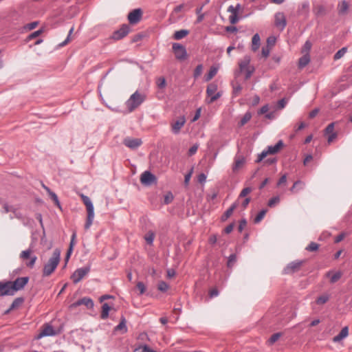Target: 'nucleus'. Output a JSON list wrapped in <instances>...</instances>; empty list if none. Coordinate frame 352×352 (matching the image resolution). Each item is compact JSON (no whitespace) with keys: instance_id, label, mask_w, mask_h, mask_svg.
Listing matches in <instances>:
<instances>
[{"instance_id":"7","label":"nucleus","mask_w":352,"mask_h":352,"mask_svg":"<svg viewBox=\"0 0 352 352\" xmlns=\"http://www.w3.org/2000/svg\"><path fill=\"white\" fill-rule=\"evenodd\" d=\"M32 251L31 249H28L22 251L20 254V258L22 260L25 261L30 259V261L26 263V266L30 268H32L34 266L37 260V256L36 255H32Z\"/></svg>"},{"instance_id":"13","label":"nucleus","mask_w":352,"mask_h":352,"mask_svg":"<svg viewBox=\"0 0 352 352\" xmlns=\"http://www.w3.org/2000/svg\"><path fill=\"white\" fill-rule=\"evenodd\" d=\"M140 180L144 186H150L154 183V175L148 170H145L140 175Z\"/></svg>"},{"instance_id":"22","label":"nucleus","mask_w":352,"mask_h":352,"mask_svg":"<svg viewBox=\"0 0 352 352\" xmlns=\"http://www.w3.org/2000/svg\"><path fill=\"white\" fill-rule=\"evenodd\" d=\"M348 335H349V328H348V327H344L341 329L340 332L337 336L333 337V341L334 342H339L341 340H342L343 339H344L345 338H346L348 336Z\"/></svg>"},{"instance_id":"54","label":"nucleus","mask_w":352,"mask_h":352,"mask_svg":"<svg viewBox=\"0 0 352 352\" xmlns=\"http://www.w3.org/2000/svg\"><path fill=\"white\" fill-rule=\"evenodd\" d=\"M252 192V188L250 187H246L243 188L240 192L239 197H245L248 194Z\"/></svg>"},{"instance_id":"34","label":"nucleus","mask_w":352,"mask_h":352,"mask_svg":"<svg viewBox=\"0 0 352 352\" xmlns=\"http://www.w3.org/2000/svg\"><path fill=\"white\" fill-rule=\"evenodd\" d=\"M80 299L82 305H85L88 309H92L94 307V301L90 298L84 297Z\"/></svg>"},{"instance_id":"23","label":"nucleus","mask_w":352,"mask_h":352,"mask_svg":"<svg viewBox=\"0 0 352 352\" xmlns=\"http://www.w3.org/2000/svg\"><path fill=\"white\" fill-rule=\"evenodd\" d=\"M349 9V3L346 1L343 0L339 3L338 6V11L340 14H344Z\"/></svg>"},{"instance_id":"43","label":"nucleus","mask_w":352,"mask_h":352,"mask_svg":"<svg viewBox=\"0 0 352 352\" xmlns=\"http://www.w3.org/2000/svg\"><path fill=\"white\" fill-rule=\"evenodd\" d=\"M74 30V28L72 27L69 31V33H68V35H67L66 39L58 45L59 47H63V46L66 45L70 41V40H71L70 37H71V35L73 33Z\"/></svg>"},{"instance_id":"52","label":"nucleus","mask_w":352,"mask_h":352,"mask_svg":"<svg viewBox=\"0 0 352 352\" xmlns=\"http://www.w3.org/2000/svg\"><path fill=\"white\" fill-rule=\"evenodd\" d=\"M281 336V333H274L271 337L269 339V342L270 344H274L275 342H276L278 338Z\"/></svg>"},{"instance_id":"33","label":"nucleus","mask_w":352,"mask_h":352,"mask_svg":"<svg viewBox=\"0 0 352 352\" xmlns=\"http://www.w3.org/2000/svg\"><path fill=\"white\" fill-rule=\"evenodd\" d=\"M217 73V68L215 67H210L208 73L205 76L206 81L210 80Z\"/></svg>"},{"instance_id":"8","label":"nucleus","mask_w":352,"mask_h":352,"mask_svg":"<svg viewBox=\"0 0 352 352\" xmlns=\"http://www.w3.org/2000/svg\"><path fill=\"white\" fill-rule=\"evenodd\" d=\"M89 266L77 269L71 276L74 283L76 284L79 283L89 272Z\"/></svg>"},{"instance_id":"57","label":"nucleus","mask_w":352,"mask_h":352,"mask_svg":"<svg viewBox=\"0 0 352 352\" xmlns=\"http://www.w3.org/2000/svg\"><path fill=\"white\" fill-rule=\"evenodd\" d=\"M198 147H199V145L197 144L192 146L188 150V155L191 156V155H193L194 154H195L198 149Z\"/></svg>"},{"instance_id":"44","label":"nucleus","mask_w":352,"mask_h":352,"mask_svg":"<svg viewBox=\"0 0 352 352\" xmlns=\"http://www.w3.org/2000/svg\"><path fill=\"white\" fill-rule=\"evenodd\" d=\"M319 245L315 242H311L307 247L305 248L306 250L309 252H314L318 250Z\"/></svg>"},{"instance_id":"47","label":"nucleus","mask_w":352,"mask_h":352,"mask_svg":"<svg viewBox=\"0 0 352 352\" xmlns=\"http://www.w3.org/2000/svg\"><path fill=\"white\" fill-rule=\"evenodd\" d=\"M203 72V65H198L196 68L195 69V71H194V77L195 78H198L202 73Z\"/></svg>"},{"instance_id":"9","label":"nucleus","mask_w":352,"mask_h":352,"mask_svg":"<svg viewBox=\"0 0 352 352\" xmlns=\"http://www.w3.org/2000/svg\"><path fill=\"white\" fill-rule=\"evenodd\" d=\"M142 17V10L140 8H136L131 11L127 16L128 21L131 25L138 23Z\"/></svg>"},{"instance_id":"11","label":"nucleus","mask_w":352,"mask_h":352,"mask_svg":"<svg viewBox=\"0 0 352 352\" xmlns=\"http://www.w3.org/2000/svg\"><path fill=\"white\" fill-rule=\"evenodd\" d=\"M217 90V85L216 84L210 83L208 85L206 93L208 96L210 97L209 103H212L221 96L219 92L216 93Z\"/></svg>"},{"instance_id":"59","label":"nucleus","mask_w":352,"mask_h":352,"mask_svg":"<svg viewBox=\"0 0 352 352\" xmlns=\"http://www.w3.org/2000/svg\"><path fill=\"white\" fill-rule=\"evenodd\" d=\"M76 232H74L72 234V239H71V241H70V243H69V247L68 249H71V250L73 251V248H74V246L75 245V240H76Z\"/></svg>"},{"instance_id":"37","label":"nucleus","mask_w":352,"mask_h":352,"mask_svg":"<svg viewBox=\"0 0 352 352\" xmlns=\"http://www.w3.org/2000/svg\"><path fill=\"white\" fill-rule=\"evenodd\" d=\"M173 198V193L171 192H167L164 196L163 204L166 205L169 204L172 202Z\"/></svg>"},{"instance_id":"5","label":"nucleus","mask_w":352,"mask_h":352,"mask_svg":"<svg viewBox=\"0 0 352 352\" xmlns=\"http://www.w3.org/2000/svg\"><path fill=\"white\" fill-rule=\"evenodd\" d=\"M250 60L249 56H245L239 63L240 71L245 73V79L250 78L254 72V67L250 65Z\"/></svg>"},{"instance_id":"35","label":"nucleus","mask_w":352,"mask_h":352,"mask_svg":"<svg viewBox=\"0 0 352 352\" xmlns=\"http://www.w3.org/2000/svg\"><path fill=\"white\" fill-rule=\"evenodd\" d=\"M298 186H300V189H303L305 188V184L303 182H302L300 180H298L294 183L293 186L290 188V191L293 193L298 192L296 190L298 188Z\"/></svg>"},{"instance_id":"42","label":"nucleus","mask_w":352,"mask_h":352,"mask_svg":"<svg viewBox=\"0 0 352 352\" xmlns=\"http://www.w3.org/2000/svg\"><path fill=\"white\" fill-rule=\"evenodd\" d=\"M169 288V285L164 281H160L157 285V289L158 290L165 292L168 290Z\"/></svg>"},{"instance_id":"36","label":"nucleus","mask_w":352,"mask_h":352,"mask_svg":"<svg viewBox=\"0 0 352 352\" xmlns=\"http://www.w3.org/2000/svg\"><path fill=\"white\" fill-rule=\"evenodd\" d=\"M241 9V5L238 3L236 6H230L228 8V12L231 13V15H238L239 11Z\"/></svg>"},{"instance_id":"12","label":"nucleus","mask_w":352,"mask_h":352,"mask_svg":"<svg viewBox=\"0 0 352 352\" xmlns=\"http://www.w3.org/2000/svg\"><path fill=\"white\" fill-rule=\"evenodd\" d=\"M29 278L28 276L17 278L14 281H11L12 290L14 294L19 290L23 289V287L28 284Z\"/></svg>"},{"instance_id":"2","label":"nucleus","mask_w":352,"mask_h":352,"mask_svg":"<svg viewBox=\"0 0 352 352\" xmlns=\"http://www.w3.org/2000/svg\"><path fill=\"white\" fill-rule=\"evenodd\" d=\"M145 95L136 91L126 101L125 105L128 112H132L136 109L145 100Z\"/></svg>"},{"instance_id":"49","label":"nucleus","mask_w":352,"mask_h":352,"mask_svg":"<svg viewBox=\"0 0 352 352\" xmlns=\"http://www.w3.org/2000/svg\"><path fill=\"white\" fill-rule=\"evenodd\" d=\"M138 351L140 352H154V350L151 349L147 345L140 346L135 349V351Z\"/></svg>"},{"instance_id":"3","label":"nucleus","mask_w":352,"mask_h":352,"mask_svg":"<svg viewBox=\"0 0 352 352\" xmlns=\"http://www.w3.org/2000/svg\"><path fill=\"white\" fill-rule=\"evenodd\" d=\"M81 199L85 205L87 211V217L85 224V229L88 230L91 227L94 219V208L89 197L81 195Z\"/></svg>"},{"instance_id":"19","label":"nucleus","mask_w":352,"mask_h":352,"mask_svg":"<svg viewBox=\"0 0 352 352\" xmlns=\"http://www.w3.org/2000/svg\"><path fill=\"white\" fill-rule=\"evenodd\" d=\"M245 162V159L243 156L236 155L234 157V162L232 166V171L234 173L237 172L240 168L243 167Z\"/></svg>"},{"instance_id":"30","label":"nucleus","mask_w":352,"mask_h":352,"mask_svg":"<svg viewBox=\"0 0 352 352\" xmlns=\"http://www.w3.org/2000/svg\"><path fill=\"white\" fill-rule=\"evenodd\" d=\"M309 10V3L308 1H304L302 3L300 6L298 8V12L300 14H308Z\"/></svg>"},{"instance_id":"20","label":"nucleus","mask_w":352,"mask_h":352,"mask_svg":"<svg viewBox=\"0 0 352 352\" xmlns=\"http://www.w3.org/2000/svg\"><path fill=\"white\" fill-rule=\"evenodd\" d=\"M275 24L277 27L284 29L287 25L286 19L283 12H278L275 14Z\"/></svg>"},{"instance_id":"18","label":"nucleus","mask_w":352,"mask_h":352,"mask_svg":"<svg viewBox=\"0 0 352 352\" xmlns=\"http://www.w3.org/2000/svg\"><path fill=\"white\" fill-rule=\"evenodd\" d=\"M334 123H330L324 130V134L328 135V143L332 142L337 137V133L334 131Z\"/></svg>"},{"instance_id":"56","label":"nucleus","mask_w":352,"mask_h":352,"mask_svg":"<svg viewBox=\"0 0 352 352\" xmlns=\"http://www.w3.org/2000/svg\"><path fill=\"white\" fill-rule=\"evenodd\" d=\"M13 213V216H10V219H13L14 217H16L17 219H21L22 214L20 212H19L15 208H13V210L12 211Z\"/></svg>"},{"instance_id":"64","label":"nucleus","mask_w":352,"mask_h":352,"mask_svg":"<svg viewBox=\"0 0 352 352\" xmlns=\"http://www.w3.org/2000/svg\"><path fill=\"white\" fill-rule=\"evenodd\" d=\"M229 20L232 24H235L238 22L239 18L237 15H230L229 16Z\"/></svg>"},{"instance_id":"32","label":"nucleus","mask_w":352,"mask_h":352,"mask_svg":"<svg viewBox=\"0 0 352 352\" xmlns=\"http://www.w3.org/2000/svg\"><path fill=\"white\" fill-rule=\"evenodd\" d=\"M110 307L107 303H104L102 306L101 318L107 319L109 317V312L110 311Z\"/></svg>"},{"instance_id":"60","label":"nucleus","mask_w":352,"mask_h":352,"mask_svg":"<svg viewBox=\"0 0 352 352\" xmlns=\"http://www.w3.org/2000/svg\"><path fill=\"white\" fill-rule=\"evenodd\" d=\"M157 86L160 89H162L166 86V80L164 77H161L158 79Z\"/></svg>"},{"instance_id":"27","label":"nucleus","mask_w":352,"mask_h":352,"mask_svg":"<svg viewBox=\"0 0 352 352\" xmlns=\"http://www.w3.org/2000/svg\"><path fill=\"white\" fill-rule=\"evenodd\" d=\"M236 203H234L222 215L221 220L226 221L227 219H228L232 215L233 211L236 208Z\"/></svg>"},{"instance_id":"61","label":"nucleus","mask_w":352,"mask_h":352,"mask_svg":"<svg viewBox=\"0 0 352 352\" xmlns=\"http://www.w3.org/2000/svg\"><path fill=\"white\" fill-rule=\"evenodd\" d=\"M192 171H193V169H192V168H191V170H190V172H189L188 174H186V175H185V177H184V184H185L186 185H188V184L189 181H190V178H191V175H192Z\"/></svg>"},{"instance_id":"50","label":"nucleus","mask_w":352,"mask_h":352,"mask_svg":"<svg viewBox=\"0 0 352 352\" xmlns=\"http://www.w3.org/2000/svg\"><path fill=\"white\" fill-rule=\"evenodd\" d=\"M342 276V273L340 272H337L334 274H333L331 277L330 281L331 283H334L337 282Z\"/></svg>"},{"instance_id":"15","label":"nucleus","mask_w":352,"mask_h":352,"mask_svg":"<svg viewBox=\"0 0 352 352\" xmlns=\"http://www.w3.org/2000/svg\"><path fill=\"white\" fill-rule=\"evenodd\" d=\"M130 32V27L127 24H124L121 28L115 31L113 34V38L115 40H120L124 38Z\"/></svg>"},{"instance_id":"6","label":"nucleus","mask_w":352,"mask_h":352,"mask_svg":"<svg viewBox=\"0 0 352 352\" xmlns=\"http://www.w3.org/2000/svg\"><path fill=\"white\" fill-rule=\"evenodd\" d=\"M305 262L304 260H296L288 263L283 270L284 274H290L298 272Z\"/></svg>"},{"instance_id":"10","label":"nucleus","mask_w":352,"mask_h":352,"mask_svg":"<svg viewBox=\"0 0 352 352\" xmlns=\"http://www.w3.org/2000/svg\"><path fill=\"white\" fill-rule=\"evenodd\" d=\"M173 50L177 59L184 60L187 58V52L184 46L179 43H173Z\"/></svg>"},{"instance_id":"28","label":"nucleus","mask_w":352,"mask_h":352,"mask_svg":"<svg viewBox=\"0 0 352 352\" xmlns=\"http://www.w3.org/2000/svg\"><path fill=\"white\" fill-rule=\"evenodd\" d=\"M189 34L187 30H180L174 33L173 38L175 40H180Z\"/></svg>"},{"instance_id":"62","label":"nucleus","mask_w":352,"mask_h":352,"mask_svg":"<svg viewBox=\"0 0 352 352\" xmlns=\"http://www.w3.org/2000/svg\"><path fill=\"white\" fill-rule=\"evenodd\" d=\"M276 38L274 37H269L267 39V46L272 47L275 44Z\"/></svg>"},{"instance_id":"40","label":"nucleus","mask_w":352,"mask_h":352,"mask_svg":"<svg viewBox=\"0 0 352 352\" xmlns=\"http://www.w3.org/2000/svg\"><path fill=\"white\" fill-rule=\"evenodd\" d=\"M311 46H312L311 43L309 41H307L302 47V50H301L302 53H303L304 54H309V51L311 49Z\"/></svg>"},{"instance_id":"24","label":"nucleus","mask_w":352,"mask_h":352,"mask_svg":"<svg viewBox=\"0 0 352 352\" xmlns=\"http://www.w3.org/2000/svg\"><path fill=\"white\" fill-rule=\"evenodd\" d=\"M310 62V56L309 54H304L302 57L299 58L298 60V67L299 68H303L306 65L309 64Z\"/></svg>"},{"instance_id":"31","label":"nucleus","mask_w":352,"mask_h":352,"mask_svg":"<svg viewBox=\"0 0 352 352\" xmlns=\"http://www.w3.org/2000/svg\"><path fill=\"white\" fill-rule=\"evenodd\" d=\"M251 118L252 113L249 111L246 112L243 116V118L241 119L240 122H239V126L241 127L243 125H245L250 120Z\"/></svg>"},{"instance_id":"16","label":"nucleus","mask_w":352,"mask_h":352,"mask_svg":"<svg viewBox=\"0 0 352 352\" xmlns=\"http://www.w3.org/2000/svg\"><path fill=\"white\" fill-rule=\"evenodd\" d=\"M123 144L131 149H136L142 144V140L139 138L127 137L124 139Z\"/></svg>"},{"instance_id":"25","label":"nucleus","mask_w":352,"mask_h":352,"mask_svg":"<svg viewBox=\"0 0 352 352\" xmlns=\"http://www.w3.org/2000/svg\"><path fill=\"white\" fill-rule=\"evenodd\" d=\"M260 36L258 34H255L252 38V50L256 52L260 46Z\"/></svg>"},{"instance_id":"4","label":"nucleus","mask_w":352,"mask_h":352,"mask_svg":"<svg viewBox=\"0 0 352 352\" xmlns=\"http://www.w3.org/2000/svg\"><path fill=\"white\" fill-rule=\"evenodd\" d=\"M283 146L284 143L283 140H279L274 146H268L265 150H263L260 154H258L256 162H261L268 155H274L278 153L280 151V150L283 147Z\"/></svg>"},{"instance_id":"39","label":"nucleus","mask_w":352,"mask_h":352,"mask_svg":"<svg viewBox=\"0 0 352 352\" xmlns=\"http://www.w3.org/2000/svg\"><path fill=\"white\" fill-rule=\"evenodd\" d=\"M346 47H344L341 48L334 54L333 59L336 60L341 58L346 54Z\"/></svg>"},{"instance_id":"41","label":"nucleus","mask_w":352,"mask_h":352,"mask_svg":"<svg viewBox=\"0 0 352 352\" xmlns=\"http://www.w3.org/2000/svg\"><path fill=\"white\" fill-rule=\"evenodd\" d=\"M266 212H267V210H265V209L261 210L258 212V214L256 216V217L254 218V223H259L264 218Z\"/></svg>"},{"instance_id":"14","label":"nucleus","mask_w":352,"mask_h":352,"mask_svg":"<svg viewBox=\"0 0 352 352\" xmlns=\"http://www.w3.org/2000/svg\"><path fill=\"white\" fill-rule=\"evenodd\" d=\"M14 292L12 290L11 281L0 282V296H13Z\"/></svg>"},{"instance_id":"51","label":"nucleus","mask_w":352,"mask_h":352,"mask_svg":"<svg viewBox=\"0 0 352 352\" xmlns=\"http://www.w3.org/2000/svg\"><path fill=\"white\" fill-rule=\"evenodd\" d=\"M14 207L12 206L8 205L7 203H4L3 204V208L1 210L2 213H8L9 212H11L13 210Z\"/></svg>"},{"instance_id":"1","label":"nucleus","mask_w":352,"mask_h":352,"mask_svg":"<svg viewBox=\"0 0 352 352\" xmlns=\"http://www.w3.org/2000/svg\"><path fill=\"white\" fill-rule=\"evenodd\" d=\"M60 258V250L58 248L54 250L52 256L44 265L43 269V276H50L56 269Z\"/></svg>"},{"instance_id":"55","label":"nucleus","mask_w":352,"mask_h":352,"mask_svg":"<svg viewBox=\"0 0 352 352\" xmlns=\"http://www.w3.org/2000/svg\"><path fill=\"white\" fill-rule=\"evenodd\" d=\"M137 288L140 291V294H143L146 290V287L142 282H138L136 285Z\"/></svg>"},{"instance_id":"21","label":"nucleus","mask_w":352,"mask_h":352,"mask_svg":"<svg viewBox=\"0 0 352 352\" xmlns=\"http://www.w3.org/2000/svg\"><path fill=\"white\" fill-rule=\"evenodd\" d=\"M56 332L51 325H45L43 330L40 332L38 335V338H42L45 336H54Z\"/></svg>"},{"instance_id":"58","label":"nucleus","mask_w":352,"mask_h":352,"mask_svg":"<svg viewBox=\"0 0 352 352\" xmlns=\"http://www.w3.org/2000/svg\"><path fill=\"white\" fill-rule=\"evenodd\" d=\"M154 239V234L153 232H149L147 236H145V240L146 241L148 244H152Z\"/></svg>"},{"instance_id":"63","label":"nucleus","mask_w":352,"mask_h":352,"mask_svg":"<svg viewBox=\"0 0 352 352\" xmlns=\"http://www.w3.org/2000/svg\"><path fill=\"white\" fill-rule=\"evenodd\" d=\"M246 225H247V221L245 219L241 220L239 222V231L242 232V230L244 229V228L246 226Z\"/></svg>"},{"instance_id":"38","label":"nucleus","mask_w":352,"mask_h":352,"mask_svg":"<svg viewBox=\"0 0 352 352\" xmlns=\"http://www.w3.org/2000/svg\"><path fill=\"white\" fill-rule=\"evenodd\" d=\"M329 299V295L328 294H323L320 296H319L316 300V302L318 305H323L326 303Z\"/></svg>"},{"instance_id":"26","label":"nucleus","mask_w":352,"mask_h":352,"mask_svg":"<svg viewBox=\"0 0 352 352\" xmlns=\"http://www.w3.org/2000/svg\"><path fill=\"white\" fill-rule=\"evenodd\" d=\"M115 331H120L122 333H124L127 331L126 320L124 317H122L120 322L115 327Z\"/></svg>"},{"instance_id":"29","label":"nucleus","mask_w":352,"mask_h":352,"mask_svg":"<svg viewBox=\"0 0 352 352\" xmlns=\"http://www.w3.org/2000/svg\"><path fill=\"white\" fill-rule=\"evenodd\" d=\"M23 302L24 298L22 297L15 298L10 307V310L17 309L22 305Z\"/></svg>"},{"instance_id":"45","label":"nucleus","mask_w":352,"mask_h":352,"mask_svg":"<svg viewBox=\"0 0 352 352\" xmlns=\"http://www.w3.org/2000/svg\"><path fill=\"white\" fill-rule=\"evenodd\" d=\"M279 201H280L279 197L276 196L269 200L267 205L269 207L272 208V207L275 206L277 204H278Z\"/></svg>"},{"instance_id":"48","label":"nucleus","mask_w":352,"mask_h":352,"mask_svg":"<svg viewBox=\"0 0 352 352\" xmlns=\"http://www.w3.org/2000/svg\"><path fill=\"white\" fill-rule=\"evenodd\" d=\"M236 256L235 254L230 255V256L228 257V263H227L228 267H232V265L236 262Z\"/></svg>"},{"instance_id":"17","label":"nucleus","mask_w":352,"mask_h":352,"mask_svg":"<svg viewBox=\"0 0 352 352\" xmlns=\"http://www.w3.org/2000/svg\"><path fill=\"white\" fill-rule=\"evenodd\" d=\"M186 123V118L184 116L179 117L177 120L171 123V130L174 134H178L181 129Z\"/></svg>"},{"instance_id":"53","label":"nucleus","mask_w":352,"mask_h":352,"mask_svg":"<svg viewBox=\"0 0 352 352\" xmlns=\"http://www.w3.org/2000/svg\"><path fill=\"white\" fill-rule=\"evenodd\" d=\"M271 47L269 46H265L262 48V56L265 58H267L270 53Z\"/></svg>"},{"instance_id":"46","label":"nucleus","mask_w":352,"mask_h":352,"mask_svg":"<svg viewBox=\"0 0 352 352\" xmlns=\"http://www.w3.org/2000/svg\"><path fill=\"white\" fill-rule=\"evenodd\" d=\"M43 32V30H38L34 32H32V34H30L28 38H27V40L28 41H30V40H32L36 37H38V36H40Z\"/></svg>"}]
</instances>
